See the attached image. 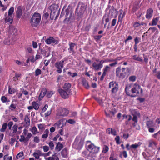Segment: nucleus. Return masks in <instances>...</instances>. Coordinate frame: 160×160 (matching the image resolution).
<instances>
[{
  "label": "nucleus",
  "instance_id": "obj_1",
  "mask_svg": "<svg viewBox=\"0 0 160 160\" xmlns=\"http://www.w3.org/2000/svg\"><path fill=\"white\" fill-rule=\"evenodd\" d=\"M140 87V86L136 83L128 84L126 86L125 91L128 95L132 97H135L138 95L140 90L141 93L142 92V89Z\"/></svg>",
  "mask_w": 160,
  "mask_h": 160
},
{
  "label": "nucleus",
  "instance_id": "obj_2",
  "mask_svg": "<svg viewBox=\"0 0 160 160\" xmlns=\"http://www.w3.org/2000/svg\"><path fill=\"white\" fill-rule=\"evenodd\" d=\"M50 11V18L51 20L57 19L60 14V9L58 5L56 4H54L50 6L48 8Z\"/></svg>",
  "mask_w": 160,
  "mask_h": 160
},
{
  "label": "nucleus",
  "instance_id": "obj_3",
  "mask_svg": "<svg viewBox=\"0 0 160 160\" xmlns=\"http://www.w3.org/2000/svg\"><path fill=\"white\" fill-rule=\"evenodd\" d=\"M99 149V147L96 146L92 143L88 145L87 149L90 152L88 155V158L89 159H92L93 157H95V154L98 152Z\"/></svg>",
  "mask_w": 160,
  "mask_h": 160
},
{
  "label": "nucleus",
  "instance_id": "obj_4",
  "mask_svg": "<svg viewBox=\"0 0 160 160\" xmlns=\"http://www.w3.org/2000/svg\"><path fill=\"white\" fill-rule=\"evenodd\" d=\"M41 18V16L39 13H34L30 20V22L31 26L33 27H37L40 22Z\"/></svg>",
  "mask_w": 160,
  "mask_h": 160
},
{
  "label": "nucleus",
  "instance_id": "obj_5",
  "mask_svg": "<svg viewBox=\"0 0 160 160\" xmlns=\"http://www.w3.org/2000/svg\"><path fill=\"white\" fill-rule=\"evenodd\" d=\"M129 71V68L128 67L122 68L121 66H119L116 69V76L120 78H124L127 75V71Z\"/></svg>",
  "mask_w": 160,
  "mask_h": 160
},
{
  "label": "nucleus",
  "instance_id": "obj_6",
  "mask_svg": "<svg viewBox=\"0 0 160 160\" xmlns=\"http://www.w3.org/2000/svg\"><path fill=\"white\" fill-rule=\"evenodd\" d=\"M87 8V6L85 3L79 2L76 9L75 14L78 17H81L84 14Z\"/></svg>",
  "mask_w": 160,
  "mask_h": 160
},
{
  "label": "nucleus",
  "instance_id": "obj_7",
  "mask_svg": "<svg viewBox=\"0 0 160 160\" xmlns=\"http://www.w3.org/2000/svg\"><path fill=\"white\" fill-rule=\"evenodd\" d=\"M83 144V141L80 136H77L73 143L72 147L78 150H80L82 148Z\"/></svg>",
  "mask_w": 160,
  "mask_h": 160
},
{
  "label": "nucleus",
  "instance_id": "obj_8",
  "mask_svg": "<svg viewBox=\"0 0 160 160\" xmlns=\"http://www.w3.org/2000/svg\"><path fill=\"white\" fill-rule=\"evenodd\" d=\"M115 62V59H109L107 60H101L99 62V63L98 64H97L95 62H94L92 65L93 69L96 71L100 70L103 67V64L104 62Z\"/></svg>",
  "mask_w": 160,
  "mask_h": 160
},
{
  "label": "nucleus",
  "instance_id": "obj_9",
  "mask_svg": "<svg viewBox=\"0 0 160 160\" xmlns=\"http://www.w3.org/2000/svg\"><path fill=\"white\" fill-rule=\"evenodd\" d=\"M67 60V58H64L62 60L57 62L55 64V66L57 69L56 71L59 73H61L62 72V69L64 67V62Z\"/></svg>",
  "mask_w": 160,
  "mask_h": 160
},
{
  "label": "nucleus",
  "instance_id": "obj_10",
  "mask_svg": "<svg viewBox=\"0 0 160 160\" xmlns=\"http://www.w3.org/2000/svg\"><path fill=\"white\" fill-rule=\"evenodd\" d=\"M109 88H112L111 91L112 94L115 93L118 89V84L116 82H111L109 83Z\"/></svg>",
  "mask_w": 160,
  "mask_h": 160
},
{
  "label": "nucleus",
  "instance_id": "obj_11",
  "mask_svg": "<svg viewBox=\"0 0 160 160\" xmlns=\"http://www.w3.org/2000/svg\"><path fill=\"white\" fill-rule=\"evenodd\" d=\"M69 113V111L65 108L59 109L57 113V116L59 118L67 116Z\"/></svg>",
  "mask_w": 160,
  "mask_h": 160
},
{
  "label": "nucleus",
  "instance_id": "obj_12",
  "mask_svg": "<svg viewBox=\"0 0 160 160\" xmlns=\"http://www.w3.org/2000/svg\"><path fill=\"white\" fill-rule=\"evenodd\" d=\"M9 34H12V39L13 40H16L18 38V32L17 29L14 27H11L9 30Z\"/></svg>",
  "mask_w": 160,
  "mask_h": 160
},
{
  "label": "nucleus",
  "instance_id": "obj_13",
  "mask_svg": "<svg viewBox=\"0 0 160 160\" xmlns=\"http://www.w3.org/2000/svg\"><path fill=\"white\" fill-rule=\"evenodd\" d=\"M67 121L65 118L60 119L54 124V126L57 128H61L65 126Z\"/></svg>",
  "mask_w": 160,
  "mask_h": 160
},
{
  "label": "nucleus",
  "instance_id": "obj_14",
  "mask_svg": "<svg viewBox=\"0 0 160 160\" xmlns=\"http://www.w3.org/2000/svg\"><path fill=\"white\" fill-rule=\"evenodd\" d=\"M58 91L62 97L64 99L68 98L69 94H70V93L62 89H59Z\"/></svg>",
  "mask_w": 160,
  "mask_h": 160
},
{
  "label": "nucleus",
  "instance_id": "obj_15",
  "mask_svg": "<svg viewBox=\"0 0 160 160\" xmlns=\"http://www.w3.org/2000/svg\"><path fill=\"white\" fill-rule=\"evenodd\" d=\"M46 43L48 44H50L51 43L57 44L58 43V41L52 37H50L47 38L45 41Z\"/></svg>",
  "mask_w": 160,
  "mask_h": 160
},
{
  "label": "nucleus",
  "instance_id": "obj_16",
  "mask_svg": "<svg viewBox=\"0 0 160 160\" xmlns=\"http://www.w3.org/2000/svg\"><path fill=\"white\" fill-rule=\"evenodd\" d=\"M153 13V10L151 8H148L146 12V18L148 20L152 17Z\"/></svg>",
  "mask_w": 160,
  "mask_h": 160
},
{
  "label": "nucleus",
  "instance_id": "obj_17",
  "mask_svg": "<svg viewBox=\"0 0 160 160\" xmlns=\"http://www.w3.org/2000/svg\"><path fill=\"white\" fill-rule=\"evenodd\" d=\"M69 48L68 49V50L69 51V53H72V54H74L75 52L74 48L75 46L76 45V44L74 43L69 42Z\"/></svg>",
  "mask_w": 160,
  "mask_h": 160
},
{
  "label": "nucleus",
  "instance_id": "obj_18",
  "mask_svg": "<svg viewBox=\"0 0 160 160\" xmlns=\"http://www.w3.org/2000/svg\"><path fill=\"white\" fill-rule=\"evenodd\" d=\"M22 7L19 6L18 7L16 12V14L17 18H20L22 15Z\"/></svg>",
  "mask_w": 160,
  "mask_h": 160
},
{
  "label": "nucleus",
  "instance_id": "obj_19",
  "mask_svg": "<svg viewBox=\"0 0 160 160\" xmlns=\"http://www.w3.org/2000/svg\"><path fill=\"white\" fill-rule=\"evenodd\" d=\"M71 85L70 83H66L64 84L63 87L64 90L68 92L71 93Z\"/></svg>",
  "mask_w": 160,
  "mask_h": 160
},
{
  "label": "nucleus",
  "instance_id": "obj_20",
  "mask_svg": "<svg viewBox=\"0 0 160 160\" xmlns=\"http://www.w3.org/2000/svg\"><path fill=\"white\" fill-rule=\"evenodd\" d=\"M65 12L66 13L65 14V17L66 18L65 19V20L68 19V21H69L70 20L72 16V13H70V10L69 9H66L65 10Z\"/></svg>",
  "mask_w": 160,
  "mask_h": 160
},
{
  "label": "nucleus",
  "instance_id": "obj_21",
  "mask_svg": "<svg viewBox=\"0 0 160 160\" xmlns=\"http://www.w3.org/2000/svg\"><path fill=\"white\" fill-rule=\"evenodd\" d=\"M40 52V53L44 56L47 57L49 56V52L48 50H46L44 49H41Z\"/></svg>",
  "mask_w": 160,
  "mask_h": 160
},
{
  "label": "nucleus",
  "instance_id": "obj_22",
  "mask_svg": "<svg viewBox=\"0 0 160 160\" xmlns=\"http://www.w3.org/2000/svg\"><path fill=\"white\" fill-rule=\"evenodd\" d=\"M62 156L64 158H66L68 157V150L66 148H64L61 152Z\"/></svg>",
  "mask_w": 160,
  "mask_h": 160
},
{
  "label": "nucleus",
  "instance_id": "obj_23",
  "mask_svg": "<svg viewBox=\"0 0 160 160\" xmlns=\"http://www.w3.org/2000/svg\"><path fill=\"white\" fill-rule=\"evenodd\" d=\"M5 21L6 23L8 22L10 24H12L13 21L12 16H9L8 15V17L5 18Z\"/></svg>",
  "mask_w": 160,
  "mask_h": 160
},
{
  "label": "nucleus",
  "instance_id": "obj_24",
  "mask_svg": "<svg viewBox=\"0 0 160 160\" xmlns=\"http://www.w3.org/2000/svg\"><path fill=\"white\" fill-rule=\"evenodd\" d=\"M24 122L25 124L27 126H29L30 123V120L28 116L27 115H26L25 116L24 118Z\"/></svg>",
  "mask_w": 160,
  "mask_h": 160
},
{
  "label": "nucleus",
  "instance_id": "obj_25",
  "mask_svg": "<svg viewBox=\"0 0 160 160\" xmlns=\"http://www.w3.org/2000/svg\"><path fill=\"white\" fill-rule=\"evenodd\" d=\"M82 85L86 89H88L89 88V86L88 83V81L85 79H83L82 81Z\"/></svg>",
  "mask_w": 160,
  "mask_h": 160
},
{
  "label": "nucleus",
  "instance_id": "obj_26",
  "mask_svg": "<svg viewBox=\"0 0 160 160\" xmlns=\"http://www.w3.org/2000/svg\"><path fill=\"white\" fill-rule=\"evenodd\" d=\"M112 18L110 16H108V15L107 17V16H106V15H104L103 16V18H102V23H103V19L104 18H105V22H106L105 24L104 25V26L105 27V26L107 24V23L110 21L111 19Z\"/></svg>",
  "mask_w": 160,
  "mask_h": 160
},
{
  "label": "nucleus",
  "instance_id": "obj_27",
  "mask_svg": "<svg viewBox=\"0 0 160 160\" xmlns=\"http://www.w3.org/2000/svg\"><path fill=\"white\" fill-rule=\"evenodd\" d=\"M133 117L132 119V120L134 122L132 123V125L134 127H135L138 123V117L137 116L135 115H133Z\"/></svg>",
  "mask_w": 160,
  "mask_h": 160
},
{
  "label": "nucleus",
  "instance_id": "obj_28",
  "mask_svg": "<svg viewBox=\"0 0 160 160\" xmlns=\"http://www.w3.org/2000/svg\"><path fill=\"white\" fill-rule=\"evenodd\" d=\"M146 125L148 128L154 126V123L152 121H147L146 122Z\"/></svg>",
  "mask_w": 160,
  "mask_h": 160
},
{
  "label": "nucleus",
  "instance_id": "obj_29",
  "mask_svg": "<svg viewBox=\"0 0 160 160\" xmlns=\"http://www.w3.org/2000/svg\"><path fill=\"white\" fill-rule=\"evenodd\" d=\"M159 18L160 17H158L156 18H153L152 21L151 25L155 26L157 25V22L158 21Z\"/></svg>",
  "mask_w": 160,
  "mask_h": 160
},
{
  "label": "nucleus",
  "instance_id": "obj_30",
  "mask_svg": "<svg viewBox=\"0 0 160 160\" xmlns=\"http://www.w3.org/2000/svg\"><path fill=\"white\" fill-rule=\"evenodd\" d=\"M132 59L134 60L141 62H142L143 61V59L142 58L138 56L137 55H135L133 56Z\"/></svg>",
  "mask_w": 160,
  "mask_h": 160
},
{
  "label": "nucleus",
  "instance_id": "obj_31",
  "mask_svg": "<svg viewBox=\"0 0 160 160\" xmlns=\"http://www.w3.org/2000/svg\"><path fill=\"white\" fill-rule=\"evenodd\" d=\"M47 89L45 88H43L40 94L39 97L42 98H43L45 95L46 94Z\"/></svg>",
  "mask_w": 160,
  "mask_h": 160
},
{
  "label": "nucleus",
  "instance_id": "obj_32",
  "mask_svg": "<svg viewBox=\"0 0 160 160\" xmlns=\"http://www.w3.org/2000/svg\"><path fill=\"white\" fill-rule=\"evenodd\" d=\"M49 130L46 129L44 132L42 136V138H43L46 139L48 136Z\"/></svg>",
  "mask_w": 160,
  "mask_h": 160
},
{
  "label": "nucleus",
  "instance_id": "obj_33",
  "mask_svg": "<svg viewBox=\"0 0 160 160\" xmlns=\"http://www.w3.org/2000/svg\"><path fill=\"white\" fill-rule=\"evenodd\" d=\"M63 147V145L59 142H58L56 146V149L58 151H60Z\"/></svg>",
  "mask_w": 160,
  "mask_h": 160
},
{
  "label": "nucleus",
  "instance_id": "obj_34",
  "mask_svg": "<svg viewBox=\"0 0 160 160\" xmlns=\"http://www.w3.org/2000/svg\"><path fill=\"white\" fill-rule=\"evenodd\" d=\"M32 103L33 108L35 110H38L39 108L38 104L35 101H33Z\"/></svg>",
  "mask_w": 160,
  "mask_h": 160
},
{
  "label": "nucleus",
  "instance_id": "obj_35",
  "mask_svg": "<svg viewBox=\"0 0 160 160\" xmlns=\"http://www.w3.org/2000/svg\"><path fill=\"white\" fill-rule=\"evenodd\" d=\"M31 132L34 135L39 133V132H38V129L35 126H33L32 127Z\"/></svg>",
  "mask_w": 160,
  "mask_h": 160
},
{
  "label": "nucleus",
  "instance_id": "obj_36",
  "mask_svg": "<svg viewBox=\"0 0 160 160\" xmlns=\"http://www.w3.org/2000/svg\"><path fill=\"white\" fill-rule=\"evenodd\" d=\"M7 123H4L2 126V128L0 129V131H1V132H4L5 131V130L7 128Z\"/></svg>",
  "mask_w": 160,
  "mask_h": 160
},
{
  "label": "nucleus",
  "instance_id": "obj_37",
  "mask_svg": "<svg viewBox=\"0 0 160 160\" xmlns=\"http://www.w3.org/2000/svg\"><path fill=\"white\" fill-rule=\"evenodd\" d=\"M125 15V13L124 12V13H123V14H122V13H121L118 17V22H122V19L123 18V17H124Z\"/></svg>",
  "mask_w": 160,
  "mask_h": 160
},
{
  "label": "nucleus",
  "instance_id": "obj_38",
  "mask_svg": "<svg viewBox=\"0 0 160 160\" xmlns=\"http://www.w3.org/2000/svg\"><path fill=\"white\" fill-rule=\"evenodd\" d=\"M111 8H113V9L110 10L108 15L112 18H113L114 16L113 13V12L114 11V7L113 6H112Z\"/></svg>",
  "mask_w": 160,
  "mask_h": 160
},
{
  "label": "nucleus",
  "instance_id": "obj_39",
  "mask_svg": "<svg viewBox=\"0 0 160 160\" xmlns=\"http://www.w3.org/2000/svg\"><path fill=\"white\" fill-rule=\"evenodd\" d=\"M110 69V67L108 66H106L105 68L103 69V73L106 74V73L107 72L109 71Z\"/></svg>",
  "mask_w": 160,
  "mask_h": 160
},
{
  "label": "nucleus",
  "instance_id": "obj_40",
  "mask_svg": "<svg viewBox=\"0 0 160 160\" xmlns=\"http://www.w3.org/2000/svg\"><path fill=\"white\" fill-rule=\"evenodd\" d=\"M55 93V92L52 91L47 92L46 96L48 98H50Z\"/></svg>",
  "mask_w": 160,
  "mask_h": 160
},
{
  "label": "nucleus",
  "instance_id": "obj_41",
  "mask_svg": "<svg viewBox=\"0 0 160 160\" xmlns=\"http://www.w3.org/2000/svg\"><path fill=\"white\" fill-rule=\"evenodd\" d=\"M14 7H11L8 10V15L9 16H12V15L14 12Z\"/></svg>",
  "mask_w": 160,
  "mask_h": 160
},
{
  "label": "nucleus",
  "instance_id": "obj_42",
  "mask_svg": "<svg viewBox=\"0 0 160 160\" xmlns=\"http://www.w3.org/2000/svg\"><path fill=\"white\" fill-rule=\"evenodd\" d=\"M40 50L37 51V53L35 56L36 59L37 60L42 58V57L40 55Z\"/></svg>",
  "mask_w": 160,
  "mask_h": 160
},
{
  "label": "nucleus",
  "instance_id": "obj_43",
  "mask_svg": "<svg viewBox=\"0 0 160 160\" xmlns=\"http://www.w3.org/2000/svg\"><path fill=\"white\" fill-rule=\"evenodd\" d=\"M15 91V89L14 88H12L9 87L8 88V93L10 94H12L14 93Z\"/></svg>",
  "mask_w": 160,
  "mask_h": 160
},
{
  "label": "nucleus",
  "instance_id": "obj_44",
  "mask_svg": "<svg viewBox=\"0 0 160 160\" xmlns=\"http://www.w3.org/2000/svg\"><path fill=\"white\" fill-rule=\"evenodd\" d=\"M109 148L107 145H104L103 148L102 152L105 153H107L109 150Z\"/></svg>",
  "mask_w": 160,
  "mask_h": 160
},
{
  "label": "nucleus",
  "instance_id": "obj_45",
  "mask_svg": "<svg viewBox=\"0 0 160 160\" xmlns=\"http://www.w3.org/2000/svg\"><path fill=\"white\" fill-rule=\"evenodd\" d=\"M141 39L140 38L136 37L134 39V45H137L141 41Z\"/></svg>",
  "mask_w": 160,
  "mask_h": 160
},
{
  "label": "nucleus",
  "instance_id": "obj_46",
  "mask_svg": "<svg viewBox=\"0 0 160 160\" xmlns=\"http://www.w3.org/2000/svg\"><path fill=\"white\" fill-rule=\"evenodd\" d=\"M1 100L3 103H5L6 102H9L10 101L9 100H7V98L5 96H2L1 98Z\"/></svg>",
  "mask_w": 160,
  "mask_h": 160
},
{
  "label": "nucleus",
  "instance_id": "obj_47",
  "mask_svg": "<svg viewBox=\"0 0 160 160\" xmlns=\"http://www.w3.org/2000/svg\"><path fill=\"white\" fill-rule=\"evenodd\" d=\"M8 154H6L3 157L4 160H12V156H8Z\"/></svg>",
  "mask_w": 160,
  "mask_h": 160
},
{
  "label": "nucleus",
  "instance_id": "obj_48",
  "mask_svg": "<svg viewBox=\"0 0 160 160\" xmlns=\"http://www.w3.org/2000/svg\"><path fill=\"white\" fill-rule=\"evenodd\" d=\"M18 126L16 124H14L12 127V129L13 130V133H16L17 130Z\"/></svg>",
  "mask_w": 160,
  "mask_h": 160
},
{
  "label": "nucleus",
  "instance_id": "obj_49",
  "mask_svg": "<svg viewBox=\"0 0 160 160\" xmlns=\"http://www.w3.org/2000/svg\"><path fill=\"white\" fill-rule=\"evenodd\" d=\"M32 135L31 133L29 132L28 133V135L27 136V137L25 138V140L26 142H28L30 138L32 137Z\"/></svg>",
  "mask_w": 160,
  "mask_h": 160
},
{
  "label": "nucleus",
  "instance_id": "obj_50",
  "mask_svg": "<svg viewBox=\"0 0 160 160\" xmlns=\"http://www.w3.org/2000/svg\"><path fill=\"white\" fill-rule=\"evenodd\" d=\"M32 135L31 133L29 132L28 133V135L27 136V137L25 138V140L26 142H28L30 138L32 137Z\"/></svg>",
  "mask_w": 160,
  "mask_h": 160
},
{
  "label": "nucleus",
  "instance_id": "obj_51",
  "mask_svg": "<svg viewBox=\"0 0 160 160\" xmlns=\"http://www.w3.org/2000/svg\"><path fill=\"white\" fill-rule=\"evenodd\" d=\"M94 98L95 100L97 101L99 104H102V100L99 98L94 97Z\"/></svg>",
  "mask_w": 160,
  "mask_h": 160
},
{
  "label": "nucleus",
  "instance_id": "obj_52",
  "mask_svg": "<svg viewBox=\"0 0 160 160\" xmlns=\"http://www.w3.org/2000/svg\"><path fill=\"white\" fill-rule=\"evenodd\" d=\"M23 155V152L22 151H21L18 153L16 156V158L17 159L20 158Z\"/></svg>",
  "mask_w": 160,
  "mask_h": 160
},
{
  "label": "nucleus",
  "instance_id": "obj_53",
  "mask_svg": "<svg viewBox=\"0 0 160 160\" xmlns=\"http://www.w3.org/2000/svg\"><path fill=\"white\" fill-rule=\"evenodd\" d=\"M35 76H37L41 74L42 73V72L40 69L38 68L35 70Z\"/></svg>",
  "mask_w": 160,
  "mask_h": 160
},
{
  "label": "nucleus",
  "instance_id": "obj_54",
  "mask_svg": "<svg viewBox=\"0 0 160 160\" xmlns=\"http://www.w3.org/2000/svg\"><path fill=\"white\" fill-rule=\"evenodd\" d=\"M138 6L137 4H134L132 8V11L133 12H135L138 9Z\"/></svg>",
  "mask_w": 160,
  "mask_h": 160
},
{
  "label": "nucleus",
  "instance_id": "obj_55",
  "mask_svg": "<svg viewBox=\"0 0 160 160\" xmlns=\"http://www.w3.org/2000/svg\"><path fill=\"white\" fill-rule=\"evenodd\" d=\"M129 80L130 81L134 82L136 79V77L135 76H132L129 77Z\"/></svg>",
  "mask_w": 160,
  "mask_h": 160
},
{
  "label": "nucleus",
  "instance_id": "obj_56",
  "mask_svg": "<svg viewBox=\"0 0 160 160\" xmlns=\"http://www.w3.org/2000/svg\"><path fill=\"white\" fill-rule=\"evenodd\" d=\"M143 57L144 58V61L146 64H147L148 63V58L147 56L145 55L144 54H143Z\"/></svg>",
  "mask_w": 160,
  "mask_h": 160
},
{
  "label": "nucleus",
  "instance_id": "obj_57",
  "mask_svg": "<svg viewBox=\"0 0 160 160\" xmlns=\"http://www.w3.org/2000/svg\"><path fill=\"white\" fill-rule=\"evenodd\" d=\"M68 75L71 76L72 77H74L78 75V73L77 72L73 73L71 72H68Z\"/></svg>",
  "mask_w": 160,
  "mask_h": 160
},
{
  "label": "nucleus",
  "instance_id": "obj_58",
  "mask_svg": "<svg viewBox=\"0 0 160 160\" xmlns=\"http://www.w3.org/2000/svg\"><path fill=\"white\" fill-rule=\"evenodd\" d=\"M48 144L51 150L53 149L54 148V145L52 141H50Z\"/></svg>",
  "mask_w": 160,
  "mask_h": 160
},
{
  "label": "nucleus",
  "instance_id": "obj_59",
  "mask_svg": "<svg viewBox=\"0 0 160 160\" xmlns=\"http://www.w3.org/2000/svg\"><path fill=\"white\" fill-rule=\"evenodd\" d=\"M4 43L5 44L9 45L10 44L11 42L10 40L8 38L5 39L4 41Z\"/></svg>",
  "mask_w": 160,
  "mask_h": 160
},
{
  "label": "nucleus",
  "instance_id": "obj_60",
  "mask_svg": "<svg viewBox=\"0 0 160 160\" xmlns=\"http://www.w3.org/2000/svg\"><path fill=\"white\" fill-rule=\"evenodd\" d=\"M139 146V145L136 143L135 144H132L130 146V148L131 149H136Z\"/></svg>",
  "mask_w": 160,
  "mask_h": 160
},
{
  "label": "nucleus",
  "instance_id": "obj_61",
  "mask_svg": "<svg viewBox=\"0 0 160 160\" xmlns=\"http://www.w3.org/2000/svg\"><path fill=\"white\" fill-rule=\"evenodd\" d=\"M21 138L19 139V141L20 142H26L25 138L24 136L23 135H21L20 136Z\"/></svg>",
  "mask_w": 160,
  "mask_h": 160
},
{
  "label": "nucleus",
  "instance_id": "obj_62",
  "mask_svg": "<svg viewBox=\"0 0 160 160\" xmlns=\"http://www.w3.org/2000/svg\"><path fill=\"white\" fill-rule=\"evenodd\" d=\"M102 37V35H96L94 37V38L96 41H98Z\"/></svg>",
  "mask_w": 160,
  "mask_h": 160
},
{
  "label": "nucleus",
  "instance_id": "obj_63",
  "mask_svg": "<svg viewBox=\"0 0 160 160\" xmlns=\"http://www.w3.org/2000/svg\"><path fill=\"white\" fill-rule=\"evenodd\" d=\"M91 28V25L90 24L87 25L85 28V31L88 32Z\"/></svg>",
  "mask_w": 160,
  "mask_h": 160
},
{
  "label": "nucleus",
  "instance_id": "obj_64",
  "mask_svg": "<svg viewBox=\"0 0 160 160\" xmlns=\"http://www.w3.org/2000/svg\"><path fill=\"white\" fill-rule=\"evenodd\" d=\"M42 148L43 151L45 152H47L49 149V147L46 145L43 146Z\"/></svg>",
  "mask_w": 160,
  "mask_h": 160
}]
</instances>
